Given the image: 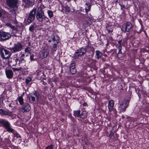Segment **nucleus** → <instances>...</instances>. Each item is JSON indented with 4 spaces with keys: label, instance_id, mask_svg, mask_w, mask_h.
Returning <instances> with one entry per match:
<instances>
[{
    "label": "nucleus",
    "instance_id": "21",
    "mask_svg": "<svg viewBox=\"0 0 149 149\" xmlns=\"http://www.w3.org/2000/svg\"><path fill=\"white\" fill-rule=\"evenodd\" d=\"M37 24L36 23H33L29 28V30L31 31H33L37 27Z\"/></svg>",
    "mask_w": 149,
    "mask_h": 149
},
{
    "label": "nucleus",
    "instance_id": "34",
    "mask_svg": "<svg viewBox=\"0 0 149 149\" xmlns=\"http://www.w3.org/2000/svg\"><path fill=\"white\" fill-rule=\"evenodd\" d=\"M34 95L36 97V100L38 101V99L39 93L37 92H35L33 93Z\"/></svg>",
    "mask_w": 149,
    "mask_h": 149
},
{
    "label": "nucleus",
    "instance_id": "44",
    "mask_svg": "<svg viewBox=\"0 0 149 149\" xmlns=\"http://www.w3.org/2000/svg\"><path fill=\"white\" fill-rule=\"evenodd\" d=\"M24 54H22L21 56L20 57V58H22L24 56Z\"/></svg>",
    "mask_w": 149,
    "mask_h": 149
},
{
    "label": "nucleus",
    "instance_id": "5",
    "mask_svg": "<svg viewBox=\"0 0 149 149\" xmlns=\"http://www.w3.org/2000/svg\"><path fill=\"white\" fill-rule=\"evenodd\" d=\"M0 123L3 125V127L5 128L7 132L14 133V130L11 127L10 124L7 120L1 119L0 120Z\"/></svg>",
    "mask_w": 149,
    "mask_h": 149
},
{
    "label": "nucleus",
    "instance_id": "37",
    "mask_svg": "<svg viewBox=\"0 0 149 149\" xmlns=\"http://www.w3.org/2000/svg\"><path fill=\"white\" fill-rule=\"evenodd\" d=\"M24 59L23 58H20V59L19 61V64H20L22 63H24Z\"/></svg>",
    "mask_w": 149,
    "mask_h": 149
},
{
    "label": "nucleus",
    "instance_id": "32",
    "mask_svg": "<svg viewBox=\"0 0 149 149\" xmlns=\"http://www.w3.org/2000/svg\"><path fill=\"white\" fill-rule=\"evenodd\" d=\"M86 5H87L88 6L86 8H85V11L86 13H87L90 10V9H91V5H88V4L87 3H86Z\"/></svg>",
    "mask_w": 149,
    "mask_h": 149
},
{
    "label": "nucleus",
    "instance_id": "42",
    "mask_svg": "<svg viewBox=\"0 0 149 149\" xmlns=\"http://www.w3.org/2000/svg\"><path fill=\"white\" fill-rule=\"evenodd\" d=\"M122 48V47L121 45H119V46H118V48L119 49V50H121Z\"/></svg>",
    "mask_w": 149,
    "mask_h": 149
},
{
    "label": "nucleus",
    "instance_id": "52",
    "mask_svg": "<svg viewBox=\"0 0 149 149\" xmlns=\"http://www.w3.org/2000/svg\"><path fill=\"white\" fill-rule=\"evenodd\" d=\"M87 19H89V18H87Z\"/></svg>",
    "mask_w": 149,
    "mask_h": 149
},
{
    "label": "nucleus",
    "instance_id": "39",
    "mask_svg": "<svg viewBox=\"0 0 149 149\" xmlns=\"http://www.w3.org/2000/svg\"><path fill=\"white\" fill-rule=\"evenodd\" d=\"M53 147L52 145L47 147L46 148V149H53Z\"/></svg>",
    "mask_w": 149,
    "mask_h": 149
},
{
    "label": "nucleus",
    "instance_id": "6",
    "mask_svg": "<svg viewBox=\"0 0 149 149\" xmlns=\"http://www.w3.org/2000/svg\"><path fill=\"white\" fill-rule=\"evenodd\" d=\"M36 10V8H34L29 14L27 19V22L29 24H30L34 20Z\"/></svg>",
    "mask_w": 149,
    "mask_h": 149
},
{
    "label": "nucleus",
    "instance_id": "10",
    "mask_svg": "<svg viewBox=\"0 0 149 149\" xmlns=\"http://www.w3.org/2000/svg\"><path fill=\"white\" fill-rule=\"evenodd\" d=\"M132 25L130 22H127L126 24H124L121 29L124 32H128L131 28Z\"/></svg>",
    "mask_w": 149,
    "mask_h": 149
},
{
    "label": "nucleus",
    "instance_id": "19",
    "mask_svg": "<svg viewBox=\"0 0 149 149\" xmlns=\"http://www.w3.org/2000/svg\"><path fill=\"white\" fill-rule=\"evenodd\" d=\"M95 55L96 57L95 58L97 59H99L102 56V54L100 51L97 50L95 52Z\"/></svg>",
    "mask_w": 149,
    "mask_h": 149
},
{
    "label": "nucleus",
    "instance_id": "46",
    "mask_svg": "<svg viewBox=\"0 0 149 149\" xmlns=\"http://www.w3.org/2000/svg\"><path fill=\"white\" fill-rule=\"evenodd\" d=\"M2 12L0 11V17L2 16Z\"/></svg>",
    "mask_w": 149,
    "mask_h": 149
},
{
    "label": "nucleus",
    "instance_id": "15",
    "mask_svg": "<svg viewBox=\"0 0 149 149\" xmlns=\"http://www.w3.org/2000/svg\"><path fill=\"white\" fill-rule=\"evenodd\" d=\"M70 70L72 74H74L76 72V70L75 69V65L74 63H71L70 65Z\"/></svg>",
    "mask_w": 149,
    "mask_h": 149
},
{
    "label": "nucleus",
    "instance_id": "16",
    "mask_svg": "<svg viewBox=\"0 0 149 149\" xmlns=\"http://www.w3.org/2000/svg\"><path fill=\"white\" fill-rule=\"evenodd\" d=\"M17 7V6L16 5V6L12 7L13 8H10L9 11L10 14L13 15L14 17L15 18L16 15V8Z\"/></svg>",
    "mask_w": 149,
    "mask_h": 149
},
{
    "label": "nucleus",
    "instance_id": "24",
    "mask_svg": "<svg viewBox=\"0 0 149 149\" xmlns=\"http://www.w3.org/2000/svg\"><path fill=\"white\" fill-rule=\"evenodd\" d=\"M80 110H78L76 111H74V115L76 117H80Z\"/></svg>",
    "mask_w": 149,
    "mask_h": 149
},
{
    "label": "nucleus",
    "instance_id": "2",
    "mask_svg": "<svg viewBox=\"0 0 149 149\" xmlns=\"http://www.w3.org/2000/svg\"><path fill=\"white\" fill-rule=\"evenodd\" d=\"M36 17L38 21L43 23H47L49 20L48 18L45 15L44 12L41 6L38 8L36 14Z\"/></svg>",
    "mask_w": 149,
    "mask_h": 149
},
{
    "label": "nucleus",
    "instance_id": "45",
    "mask_svg": "<svg viewBox=\"0 0 149 149\" xmlns=\"http://www.w3.org/2000/svg\"><path fill=\"white\" fill-rule=\"evenodd\" d=\"M15 61L17 63V62L18 61H19V59H18V58H16L15 59Z\"/></svg>",
    "mask_w": 149,
    "mask_h": 149
},
{
    "label": "nucleus",
    "instance_id": "20",
    "mask_svg": "<svg viewBox=\"0 0 149 149\" xmlns=\"http://www.w3.org/2000/svg\"><path fill=\"white\" fill-rule=\"evenodd\" d=\"M87 117V113L85 111H83L80 113V117L81 118H85Z\"/></svg>",
    "mask_w": 149,
    "mask_h": 149
},
{
    "label": "nucleus",
    "instance_id": "11",
    "mask_svg": "<svg viewBox=\"0 0 149 149\" xmlns=\"http://www.w3.org/2000/svg\"><path fill=\"white\" fill-rule=\"evenodd\" d=\"M31 109V107L29 104L27 103H26L24 104L22 106L21 109L22 112H28Z\"/></svg>",
    "mask_w": 149,
    "mask_h": 149
},
{
    "label": "nucleus",
    "instance_id": "17",
    "mask_svg": "<svg viewBox=\"0 0 149 149\" xmlns=\"http://www.w3.org/2000/svg\"><path fill=\"white\" fill-rule=\"evenodd\" d=\"M0 114L3 115H7L10 116L12 115L11 113L9 111H7L1 109H0Z\"/></svg>",
    "mask_w": 149,
    "mask_h": 149
},
{
    "label": "nucleus",
    "instance_id": "28",
    "mask_svg": "<svg viewBox=\"0 0 149 149\" xmlns=\"http://www.w3.org/2000/svg\"><path fill=\"white\" fill-rule=\"evenodd\" d=\"M29 100L30 101L31 100L33 102V103H34V102H35V97L32 95L29 96Z\"/></svg>",
    "mask_w": 149,
    "mask_h": 149
},
{
    "label": "nucleus",
    "instance_id": "7",
    "mask_svg": "<svg viewBox=\"0 0 149 149\" xmlns=\"http://www.w3.org/2000/svg\"><path fill=\"white\" fill-rule=\"evenodd\" d=\"M129 101L127 99H124L121 101L119 106V108L121 111H125L129 103Z\"/></svg>",
    "mask_w": 149,
    "mask_h": 149
},
{
    "label": "nucleus",
    "instance_id": "36",
    "mask_svg": "<svg viewBox=\"0 0 149 149\" xmlns=\"http://www.w3.org/2000/svg\"><path fill=\"white\" fill-rule=\"evenodd\" d=\"M89 48H90V51L93 52V56L94 53V49L93 47H89Z\"/></svg>",
    "mask_w": 149,
    "mask_h": 149
},
{
    "label": "nucleus",
    "instance_id": "47",
    "mask_svg": "<svg viewBox=\"0 0 149 149\" xmlns=\"http://www.w3.org/2000/svg\"><path fill=\"white\" fill-rule=\"evenodd\" d=\"M61 11L63 12H64V9L63 8V9Z\"/></svg>",
    "mask_w": 149,
    "mask_h": 149
},
{
    "label": "nucleus",
    "instance_id": "13",
    "mask_svg": "<svg viewBox=\"0 0 149 149\" xmlns=\"http://www.w3.org/2000/svg\"><path fill=\"white\" fill-rule=\"evenodd\" d=\"M7 78L11 79L13 76V72L10 69H6L5 70Z\"/></svg>",
    "mask_w": 149,
    "mask_h": 149
},
{
    "label": "nucleus",
    "instance_id": "9",
    "mask_svg": "<svg viewBox=\"0 0 149 149\" xmlns=\"http://www.w3.org/2000/svg\"><path fill=\"white\" fill-rule=\"evenodd\" d=\"M86 50L85 48L82 47L81 49L77 50L75 52L74 57L75 59L77 58L79 56L83 55L86 52Z\"/></svg>",
    "mask_w": 149,
    "mask_h": 149
},
{
    "label": "nucleus",
    "instance_id": "18",
    "mask_svg": "<svg viewBox=\"0 0 149 149\" xmlns=\"http://www.w3.org/2000/svg\"><path fill=\"white\" fill-rule=\"evenodd\" d=\"M114 105V103L113 100H111L109 101L108 104V107L109 111L111 112L112 110Z\"/></svg>",
    "mask_w": 149,
    "mask_h": 149
},
{
    "label": "nucleus",
    "instance_id": "49",
    "mask_svg": "<svg viewBox=\"0 0 149 149\" xmlns=\"http://www.w3.org/2000/svg\"><path fill=\"white\" fill-rule=\"evenodd\" d=\"M86 103H85L84 104V106H86Z\"/></svg>",
    "mask_w": 149,
    "mask_h": 149
},
{
    "label": "nucleus",
    "instance_id": "27",
    "mask_svg": "<svg viewBox=\"0 0 149 149\" xmlns=\"http://www.w3.org/2000/svg\"><path fill=\"white\" fill-rule=\"evenodd\" d=\"M64 8L65 10V12L66 14L68 13L70 11L69 7L67 6H65Z\"/></svg>",
    "mask_w": 149,
    "mask_h": 149
},
{
    "label": "nucleus",
    "instance_id": "8",
    "mask_svg": "<svg viewBox=\"0 0 149 149\" xmlns=\"http://www.w3.org/2000/svg\"><path fill=\"white\" fill-rule=\"evenodd\" d=\"M11 37L10 34L8 33L3 31H0V40L5 41L9 39Z\"/></svg>",
    "mask_w": 149,
    "mask_h": 149
},
{
    "label": "nucleus",
    "instance_id": "3",
    "mask_svg": "<svg viewBox=\"0 0 149 149\" xmlns=\"http://www.w3.org/2000/svg\"><path fill=\"white\" fill-rule=\"evenodd\" d=\"M23 47V45L20 42H17L14 44L12 47L10 48V50L12 53H15L21 51Z\"/></svg>",
    "mask_w": 149,
    "mask_h": 149
},
{
    "label": "nucleus",
    "instance_id": "50",
    "mask_svg": "<svg viewBox=\"0 0 149 149\" xmlns=\"http://www.w3.org/2000/svg\"><path fill=\"white\" fill-rule=\"evenodd\" d=\"M88 24V22H86V24Z\"/></svg>",
    "mask_w": 149,
    "mask_h": 149
},
{
    "label": "nucleus",
    "instance_id": "26",
    "mask_svg": "<svg viewBox=\"0 0 149 149\" xmlns=\"http://www.w3.org/2000/svg\"><path fill=\"white\" fill-rule=\"evenodd\" d=\"M18 100L20 105H22L24 103V99L22 96H20L18 98Z\"/></svg>",
    "mask_w": 149,
    "mask_h": 149
},
{
    "label": "nucleus",
    "instance_id": "30",
    "mask_svg": "<svg viewBox=\"0 0 149 149\" xmlns=\"http://www.w3.org/2000/svg\"><path fill=\"white\" fill-rule=\"evenodd\" d=\"M31 50V49L30 47H28L26 48L25 49V53L27 52L30 53V52Z\"/></svg>",
    "mask_w": 149,
    "mask_h": 149
},
{
    "label": "nucleus",
    "instance_id": "40",
    "mask_svg": "<svg viewBox=\"0 0 149 149\" xmlns=\"http://www.w3.org/2000/svg\"><path fill=\"white\" fill-rule=\"evenodd\" d=\"M34 55H31L30 57V60L31 61H33L35 60L33 58Z\"/></svg>",
    "mask_w": 149,
    "mask_h": 149
},
{
    "label": "nucleus",
    "instance_id": "48",
    "mask_svg": "<svg viewBox=\"0 0 149 149\" xmlns=\"http://www.w3.org/2000/svg\"><path fill=\"white\" fill-rule=\"evenodd\" d=\"M28 43V45H29V46H30L31 45V43L30 42H29Z\"/></svg>",
    "mask_w": 149,
    "mask_h": 149
},
{
    "label": "nucleus",
    "instance_id": "23",
    "mask_svg": "<svg viewBox=\"0 0 149 149\" xmlns=\"http://www.w3.org/2000/svg\"><path fill=\"white\" fill-rule=\"evenodd\" d=\"M8 25L11 29H13V32H14V33H16L17 31V28L14 26L12 25V24H8Z\"/></svg>",
    "mask_w": 149,
    "mask_h": 149
},
{
    "label": "nucleus",
    "instance_id": "33",
    "mask_svg": "<svg viewBox=\"0 0 149 149\" xmlns=\"http://www.w3.org/2000/svg\"><path fill=\"white\" fill-rule=\"evenodd\" d=\"M31 78L30 77H27L26 80V84H28L31 81Z\"/></svg>",
    "mask_w": 149,
    "mask_h": 149
},
{
    "label": "nucleus",
    "instance_id": "31",
    "mask_svg": "<svg viewBox=\"0 0 149 149\" xmlns=\"http://www.w3.org/2000/svg\"><path fill=\"white\" fill-rule=\"evenodd\" d=\"M48 15L50 18L53 17V13L51 10H48L47 11Z\"/></svg>",
    "mask_w": 149,
    "mask_h": 149
},
{
    "label": "nucleus",
    "instance_id": "38",
    "mask_svg": "<svg viewBox=\"0 0 149 149\" xmlns=\"http://www.w3.org/2000/svg\"><path fill=\"white\" fill-rule=\"evenodd\" d=\"M122 53V52L121 50H119L118 54L117 55V57L119 59H121L120 57H119L120 54Z\"/></svg>",
    "mask_w": 149,
    "mask_h": 149
},
{
    "label": "nucleus",
    "instance_id": "14",
    "mask_svg": "<svg viewBox=\"0 0 149 149\" xmlns=\"http://www.w3.org/2000/svg\"><path fill=\"white\" fill-rule=\"evenodd\" d=\"M42 56L43 58L47 57L49 54V51L47 48H44L42 51Z\"/></svg>",
    "mask_w": 149,
    "mask_h": 149
},
{
    "label": "nucleus",
    "instance_id": "29",
    "mask_svg": "<svg viewBox=\"0 0 149 149\" xmlns=\"http://www.w3.org/2000/svg\"><path fill=\"white\" fill-rule=\"evenodd\" d=\"M25 1L27 4L29 5L34 2V0H26Z\"/></svg>",
    "mask_w": 149,
    "mask_h": 149
},
{
    "label": "nucleus",
    "instance_id": "4",
    "mask_svg": "<svg viewBox=\"0 0 149 149\" xmlns=\"http://www.w3.org/2000/svg\"><path fill=\"white\" fill-rule=\"evenodd\" d=\"M11 55V53L10 52L2 47H0V55L3 59H8L10 57Z\"/></svg>",
    "mask_w": 149,
    "mask_h": 149
},
{
    "label": "nucleus",
    "instance_id": "41",
    "mask_svg": "<svg viewBox=\"0 0 149 149\" xmlns=\"http://www.w3.org/2000/svg\"><path fill=\"white\" fill-rule=\"evenodd\" d=\"M3 102V99L2 97L0 98V104H2Z\"/></svg>",
    "mask_w": 149,
    "mask_h": 149
},
{
    "label": "nucleus",
    "instance_id": "35",
    "mask_svg": "<svg viewBox=\"0 0 149 149\" xmlns=\"http://www.w3.org/2000/svg\"><path fill=\"white\" fill-rule=\"evenodd\" d=\"M12 69L14 71H19L22 69V68L20 67L19 68H12Z\"/></svg>",
    "mask_w": 149,
    "mask_h": 149
},
{
    "label": "nucleus",
    "instance_id": "12",
    "mask_svg": "<svg viewBox=\"0 0 149 149\" xmlns=\"http://www.w3.org/2000/svg\"><path fill=\"white\" fill-rule=\"evenodd\" d=\"M7 4L10 7L16 6L18 0H6Z\"/></svg>",
    "mask_w": 149,
    "mask_h": 149
},
{
    "label": "nucleus",
    "instance_id": "25",
    "mask_svg": "<svg viewBox=\"0 0 149 149\" xmlns=\"http://www.w3.org/2000/svg\"><path fill=\"white\" fill-rule=\"evenodd\" d=\"M14 134V136L15 138L16 139H19V140L21 141V136L20 135L16 133L15 131L14 130V133H13Z\"/></svg>",
    "mask_w": 149,
    "mask_h": 149
},
{
    "label": "nucleus",
    "instance_id": "1",
    "mask_svg": "<svg viewBox=\"0 0 149 149\" xmlns=\"http://www.w3.org/2000/svg\"><path fill=\"white\" fill-rule=\"evenodd\" d=\"M59 39L58 36L55 34H54L51 36L50 39L48 40L49 42H51L49 48L52 52L56 51L57 45L59 42Z\"/></svg>",
    "mask_w": 149,
    "mask_h": 149
},
{
    "label": "nucleus",
    "instance_id": "51",
    "mask_svg": "<svg viewBox=\"0 0 149 149\" xmlns=\"http://www.w3.org/2000/svg\"><path fill=\"white\" fill-rule=\"evenodd\" d=\"M40 1H41L42 0H39Z\"/></svg>",
    "mask_w": 149,
    "mask_h": 149
},
{
    "label": "nucleus",
    "instance_id": "22",
    "mask_svg": "<svg viewBox=\"0 0 149 149\" xmlns=\"http://www.w3.org/2000/svg\"><path fill=\"white\" fill-rule=\"evenodd\" d=\"M106 28L107 30L109 33L113 31V29L112 27L111 26H110L109 24H107V26Z\"/></svg>",
    "mask_w": 149,
    "mask_h": 149
},
{
    "label": "nucleus",
    "instance_id": "43",
    "mask_svg": "<svg viewBox=\"0 0 149 149\" xmlns=\"http://www.w3.org/2000/svg\"><path fill=\"white\" fill-rule=\"evenodd\" d=\"M118 42L119 45H121L122 40H120L118 41Z\"/></svg>",
    "mask_w": 149,
    "mask_h": 149
}]
</instances>
